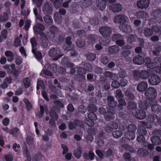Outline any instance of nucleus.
Returning a JSON list of instances; mask_svg holds the SVG:
<instances>
[{"label": "nucleus", "mask_w": 161, "mask_h": 161, "mask_svg": "<svg viewBox=\"0 0 161 161\" xmlns=\"http://www.w3.org/2000/svg\"><path fill=\"white\" fill-rule=\"evenodd\" d=\"M49 56L53 58L54 60H57L63 56L61 54L60 49L58 47L51 48L48 52Z\"/></svg>", "instance_id": "nucleus-1"}, {"label": "nucleus", "mask_w": 161, "mask_h": 161, "mask_svg": "<svg viewBox=\"0 0 161 161\" xmlns=\"http://www.w3.org/2000/svg\"><path fill=\"white\" fill-rule=\"evenodd\" d=\"M145 93L147 99L150 100L152 103L155 101L157 92L154 88L149 87L145 91Z\"/></svg>", "instance_id": "nucleus-2"}, {"label": "nucleus", "mask_w": 161, "mask_h": 161, "mask_svg": "<svg viewBox=\"0 0 161 161\" xmlns=\"http://www.w3.org/2000/svg\"><path fill=\"white\" fill-rule=\"evenodd\" d=\"M69 129L73 130L76 128L78 126L81 128H83L84 127L83 123L77 119H75L74 121H70L69 124Z\"/></svg>", "instance_id": "nucleus-3"}, {"label": "nucleus", "mask_w": 161, "mask_h": 161, "mask_svg": "<svg viewBox=\"0 0 161 161\" xmlns=\"http://www.w3.org/2000/svg\"><path fill=\"white\" fill-rule=\"evenodd\" d=\"M129 20L128 18L125 15L123 14H119L115 16L114 22L115 23L124 24Z\"/></svg>", "instance_id": "nucleus-4"}, {"label": "nucleus", "mask_w": 161, "mask_h": 161, "mask_svg": "<svg viewBox=\"0 0 161 161\" xmlns=\"http://www.w3.org/2000/svg\"><path fill=\"white\" fill-rule=\"evenodd\" d=\"M99 31L103 36H109L112 33V29L110 27L103 26L100 28Z\"/></svg>", "instance_id": "nucleus-5"}, {"label": "nucleus", "mask_w": 161, "mask_h": 161, "mask_svg": "<svg viewBox=\"0 0 161 161\" xmlns=\"http://www.w3.org/2000/svg\"><path fill=\"white\" fill-rule=\"evenodd\" d=\"M119 123V120L116 119L114 121L110 122L108 125L105 127V130L107 132H109L111 131L112 130L117 129L118 127Z\"/></svg>", "instance_id": "nucleus-6"}, {"label": "nucleus", "mask_w": 161, "mask_h": 161, "mask_svg": "<svg viewBox=\"0 0 161 161\" xmlns=\"http://www.w3.org/2000/svg\"><path fill=\"white\" fill-rule=\"evenodd\" d=\"M150 84L152 85H156L158 84L160 81V78L159 76L156 74L151 75L148 79Z\"/></svg>", "instance_id": "nucleus-7"}, {"label": "nucleus", "mask_w": 161, "mask_h": 161, "mask_svg": "<svg viewBox=\"0 0 161 161\" xmlns=\"http://www.w3.org/2000/svg\"><path fill=\"white\" fill-rule=\"evenodd\" d=\"M41 37V46L44 48L48 49L49 47V42L47 37L43 33H40Z\"/></svg>", "instance_id": "nucleus-8"}, {"label": "nucleus", "mask_w": 161, "mask_h": 161, "mask_svg": "<svg viewBox=\"0 0 161 161\" xmlns=\"http://www.w3.org/2000/svg\"><path fill=\"white\" fill-rule=\"evenodd\" d=\"M152 103L151 101L147 99L143 101H140L139 103V107L143 110H146L149 107L151 106Z\"/></svg>", "instance_id": "nucleus-9"}, {"label": "nucleus", "mask_w": 161, "mask_h": 161, "mask_svg": "<svg viewBox=\"0 0 161 161\" xmlns=\"http://www.w3.org/2000/svg\"><path fill=\"white\" fill-rule=\"evenodd\" d=\"M157 101H153L151 104V110L153 112L156 113L158 114H160L161 112V106L160 105L157 104Z\"/></svg>", "instance_id": "nucleus-10"}, {"label": "nucleus", "mask_w": 161, "mask_h": 161, "mask_svg": "<svg viewBox=\"0 0 161 161\" xmlns=\"http://www.w3.org/2000/svg\"><path fill=\"white\" fill-rule=\"evenodd\" d=\"M114 110L110 108L107 109V111L104 114V117L108 120H113L114 119Z\"/></svg>", "instance_id": "nucleus-11"}, {"label": "nucleus", "mask_w": 161, "mask_h": 161, "mask_svg": "<svg viewBox=\"0 0 161 161\" xmlns=\"http://www.w3.org/2000/svg\"><path fill=\"white\" fill-rule=\"evenodd\" d=\"M122 6L121 4L116 3L110 5L109 7V9L114 13H118L121 11Z\"/></svg>", "instance_id": "nucleus-12"}, {"label": "nucleus", "mask_w": 161, "mask_h": 161, "mask_svg": "<svg viewBox=\"0 0 161 161\" xmlns=\"http://www.w3.org/2000/svg\"><path fill=\"white\" fill-rule=\"evenodd\" d=\"M150 3L149 0H140L137 2V6L141 9L147 8Z\"/></svg>", "instance_id": "nucleus-13"}, {"label": "nucleus", "mask_w": 161, "mask_h": 161, "mask_svg": "<svg viewBox=\"0 0 161 161\" xmlns=\"http://www.w3.org/2000/svg\"><path fill=\"white\" fill-rule=\"evenodd\" d=\"M107 100L108 102V105L109 107L114 110L115 109V108L117 107V102L114 100V97L108 96L107 97Z\"/></svg>", "instance_id": "nucleus-14"}, {"label": "nucleus", "mask_w": 161, "mask_h": 161, "mask_svg": "<svg viewBox=\"0 0 161 161\" xmlns=\"http://www.w3.org/2000/svg\"><path fill=\"white\" fill-rule=\"evenodd\" d=\"M42 11L45 14H51L53 11L52 5L48 3L45 4L43 6Z\"/></svg>", "instance_id": "nucleus-15"}, {"label": "nucleus", "mask_w": 161, "mask_h": 161, "mask_svg": "<svg viewBox=\"0 0 161 161\" xmlns=\"http://www.w3.org/2000/svg\"><path fill=\"white\" fill-rule=\"evenodd\" d=\"M135 115L136 118L139 119H143L146 117V114L145 112L141 110H138L135 113Z\"/></svg>", "instance_id": "nucleus-16"}, {"label": "nucleus", "mask_w": 161, "mask_h": 161, "mask_svg": "<svg viewBox=\"0 0 161 161\" xmlns=\"http://www.w3.org/2000/svg\"><path fill=\"white\" fill-rule=\"evenodd\" d=\"M92 3V0H81L80 5L81 8H85L90 6Z\"/></svg>", "instance_id": "nucleus-17"}, {"label": "nucleus", "mask_w": 161, "mask_h": 161, "mask_svg": "<svg viewBox=\"0 0 161 161\" xmlns=\"http://www.w3.org/2000/svg\"><path fill=\"white\" fill-rule=\"evenodd\" d=\"M119 28L121 31L125 33H130L132 31L131 27L129 25L126 24L120 25L119 26Z\"/></svg>", "instance_id": "nucleus-18"}, {"label": "nucleus", "mask_w": 161, "mask_h": 161, "mask_svg": "<svg viewBox=\"0 0 161 161\" xmlns=\"http://www.w3.org/2000/svg\"><path fill=\"white\" fill-rule=\"evenodd\" d=\"M83 156L85 159L93 160L94 159L95 155L94 153L92 150H90L88 153H84Z\"/></svg>", "instance_id": "nucleus-19"}, {"label": "nucleus", "mask_w": 161, "mask_h": 161, "mask_svg": "<svg viewBox=\"0 0 161 161\" xmlns=\"http://www.w3.org/2000/svg\"><path fill=\"white\" fill-rule=\"evenodd\" d=\"M147 87L148 85L146 82H142L138 85L137 89L139 92H143L147 89Z\"/></svg>", "instance_id": "nucleus-20"}, {"label": "nucleus", "mask_w": 161, "mask_h": 161, "mask_svg": "<svg viewBox=\"0 0 161 161\" xmlns=\"http://www.w3.org/2000/svg\"><path fill=\"white\" fill-rule=\"evenodd\" d=\"M97 8L101 11L103 10L106 6L105 0H97L96 2Z\"/></svg>", "instance_id": "nucleus-21"}, {"label": "nucleus", "mask_w": 161, "mask_h": 161, "mask_svg": "<svg viewBox=\"0 0 161 161\" xmlns=\"http://www.w3.org/2000/svg\"><path fill=\"white\" fill-rule=\"evenodd\" d=\"M119 51V47L117 45L112 46L108 48V53L110 54L117 53Z\"/></svg>", "instance_id": "nucleus-22"}, {"label": "nucleus", "mask_w": 161, "mask_h": 161, "mask_svg": "<svg viewBox=\"0 0 161 161\" xmlns=\"http://www.w3.org/2000/svg\"><path fill=\"white\" fill-rule=\"evenodd\" d=\"M39 29L41 31H44L45 29L44 26L41 23H37L33 27L34 31L36 34L40 33L39 32L38 29Z\"/></svg>", "instance_id": "nucleus-23"}, {"label": "nucleus", "mask_w": 161, "mask_h": 161, "mask_svg": "<svg viewBox=\"0 0 161 161\" xmlns=\"http://www.w3.org/2000/svg\"><path fill=\"white\" fill-rule=\"evenodd\" d=\"M151 141L153 145H159L161 144V140L160 137L153 136L151 138Z\"/></svg>", "instance_id": "nucleus-24"}, {"label": "nucleus", "mask_w": 161, "mask_h": 161, "mask_svg": "<svg viewBox=\"0 0 161 161\" xmlns=\"http://www.w3.org/2000/svg\"><path fill=\"white\" fill-rule=\"evenodd\" d=\"M147 61L149 62L148 63H146L147 67L148 68L154 69L158 66V64L157 61H154V62H152V61Z\"/></svg>", "instance_id": "nucleus-25"}, {"label": "nucleus", "mask_w": 161, "mask_h": 161, "mask_svg": "<svg viewBox=\"0 0 161 161\" xmlns=\"http://www.w3.org/2000/svg\"><path fill=\"white\" fill-rule=\"evenodd\" d=\"M125 138L129 140H133L135 137V133L133 131H127V132L125 134Z\"/></svg>", "instance_id": "nucleus-26"}, {"label": "nucleus", "mask_w": 161, "mask_h": 161, "mask_svg": "<svg viewBox=\"0 0 161 161\" xmlns=\"http://www.w3.org/2000/svg\"><path fill=\"white\" fill-rule=\"evenodd\" d=\"M77 72L78 75H81L83 80L85 79V76L83 75L86 73V70L85 68L81 67H79L77 70Z\"/></svg>", "instance_id": "nucleus-27"}, {"label": "nucleus", "mask_w": 161, "mask_h": 161, "mask_svg": "<svg viewBox=\"0 0 161 161\" xmlns=\"http://www.w3.org/2000/svg\"><path fill=\"white\" fill-rule=\"evenodd\" d=\"M32 52L37 59L42 58V55L41 52L37 50V49H32Z\"/></svg>", "instance_id": "nucleus-28"}, {"label": "nucleus", "mask_w": 161, "mask_h": 161, "mask_svg": "<svg viewBox=\"0 0 161 161\" xmlns=\"http://www.w3.org/2000/svg\"><path fill=\"white\" fill-rule=\"evenodd\" d=\"M23 153L24 156L27 158V159L28 161H31V158L30 156V152L29 151L27 147L26 146L25 147H24Z\"/></svg>", "instance_id": "nucleus-29"}, {"label": "nucleus", "mask_w": 161, "mask_h": 161, "mask_svg": "<svg viewBox=\"0 0 161 161\" xmlns=\"http://www.w3.org/2000/svg\"><path fill=\"white\" fill-rule=\"evenodd\" d=\"M23 101L26 105V108L27 111H30L32 108V105L29 100L27 98H24Z\"/></svg>", "instance_id": "nucleus-30"}, {"label": "nucleus", "mask_w": 161, "mask_h": 161, "mask_svg": "<svg viewBox=\"0 0 161 161\" xmlns=\"http://www.w3.org/2000/svg\"><path fill=\"white\" fill-rule=\"evenodd\" d=\"M19 129L17 127H13L8 131V133L14 137H17L19 134Z\"/></svg>", "instance_id": "nucleus-31"}, {"label": "nucleus", "mask_w": 161, "mask_h": 161, "mask_svg": "<svg viewBox=\"0 0 161 161\" xmlns=\"http://www.w3.org/2000/svg\"><path fill=\"white\" fill-rule=\"evenodd\" d=\"M143 33L145 37H148L150 36L153 34V31L151 29L145 28L144 29Z\"/></svg>", "instance_id": "nucleus-32"}, {"label": "nucleus", "mask_w": 161, "mask_h": 161, "mask_svg": "<svg viewBox=\"0 0 161 161\" xmlns=\"http://www.w3.org/2000/svg\"><path fill=\"white\" fill-rule=\"evenodd\" d=\"M148 154L147 150L142 148L139 149L137 152V154L139 156L142 157L146 156Z\"/></svg>", "instance_id": "nucleus-33"}, {"label": "nucleus", "mask_w": 161, "mask_h": 161, "mask_svg": "<svg viewBox=\"0 0 161 161\" xmlns=\"http://www.w3.org/2000/svg\"><path fill=\"white\" fill-rule=\"evenodd\" d=\"M50 1L53 3L54 7L57 9L61 7L63 2V0H50Z\"/></svg>", "instance_id": "nucleus-34"}, {"label": "nucleus", "mask_w": 161, "mask_h": 161, "mask_svg": "<svg viewBox=\"0 0 161 161\" xmlns=\"http://www.w3.org/2000/svg\"><path fill=\"white\" fill-rule=\"evenodd\" d=\"M136 16L139 18H145L148 17V14L143 11H139L136 13Z\"/></svg>", "instance_id": "nucleus-35"}, {"label": "nucleus", "mask_w": 161, "mask_h": 161, "mask_svg": "<svg viewBox=\"0 0 161 161\" xmlns=\"http://www.w3.org/2000/svg\"><path fill=\"white\" fill-rule=\"evenodd\" d=\"M119 104H117L118 109L121 110L123 108V106L126 105V103L124 99L121 98L118 99Z\"/></svg>", "instance_id": "nucleus-36"}, {"label": "nucleus", "mask_w": 161, "mask_h": 161, "mask_svg": "<svg viewBox=\"0 0 161 161\" xmlns=\"http://www.w3.org/2000/svg\"><path fill=\"white\" fill-rule=\"evenodd\" d=\"M149 73L147 71L143 70L140 72V78L142 79H147L149 77Z\"/></svg>", "instance_id": "nucleus-37"}, {"label": "nucleus", "mask_w": 161, "mask_h": 161, "mask_svg": "<svg viewBox=\"0 0 161 161\" xmlns=\"http://www.w3.org/2000/svg\"><path fill=\"white\" fill-rule=\"evenodd\" d=\"M150 13L151 16L155 18H157L161 16V11L159 9H156L152 11Z\"/></svg>", "instance_id": "nucleus-38"}, {"label": "nucleus", "mask_w": 161, "mask_h": 161, "mask_svg": "<svg viewBox=\"0 0 161 161\" xmlns=\"http://www.w3.org/2000/svg\"><path fill=\"white\" fill-rule=\"evenodd\" d=\"M43 19L45 22L48 25H51L53 23L52 18L49 15H45L44 16Z\"/></svg>", "instance_id": "nucleus-39"}, {"label": "nucleus", "mask_w": 161, "mask_h": 161, "mask_svg": "<svg viewBox=\"0 0 161 161\" xmlns=\"http://www.w3.org/2000/svg\"><path fill=\"white\" fill-rule=\"evenodd\" d=\"M23 83L25 87L26 88H29L31 86V81L28 77H25L23 79Z\"/></svg>", "instance_id": "nucleus-40"}, {"label": "nucleus", "mask_w": 161, "mask_h": 161, "mask_svg": "<svg viewBox=\"0 0 161 161\" xmlns=\"http://www.w3.org/2000/svg\"><path fill=\"white\" fill-rule=\"evenodd\" d=\"M87 108L89 111H90L92 112H96L97 110V108L96 106L92 103L89 104L87 106Z\"/></svg>", "instance_id": "nucleus-41"}, {"label": "nucleus", "mask_w": 161, "mask_h": 161, "mask_svg": "<svg viewBox=\"0 0 161 161\" xmlns=\"http://www.w3.org/2000/svg\"><path fill=\"white\" fill-rule=\"evenodd\" d=\"M87 60H94L96 58V55L93 53H88L86 55Z\"/></svg>", "instance_id": "nucleus-42"}, {"label": "nucleus", "mask_w": 161, "mask_h": 161, "mask_svg": "<svg viewBox=\"0 0 161 161\" xmlns=\"http://www.w3.org/2000/svg\"><path fill=\"white\" fill-rule=\"evenodd\" d=\"M125 95L130 101L133 100L134 97V96L132 93L129 90H126L125 92Z\"/></svg>", "instance_id": "nucleus-43"}, {"label": "nucleus", "mask_w": 161, "mask_h": 161, "mask_svg": "<svg viewBox=\"0 0 161 161\" xmlns=\"http://www.w3.org/2000/svg\"><path fill=\"white\" fill-rule=\"evenodd\" d=\"M138 132L139 135L145 136L146 134L147 131L146 128L144 127L139 126L138 130Z\"/></svg>", "instance_id": "nucleus-44"}, {"label": "nucleus", "mask_w": 161, "mask_h": 161, "mask_svg": "<svg viewBox=\"0 0 161 161\" xmlns=\"http://www.w3.org/2000/svg\"><path fill=\"white\" fill-rule=\"evenodd\" d=\"M157 117L158 116L157 115L149 114L147 115V119L148 121L153 122L155 121V119H157Z\"/></svg>", "instance_id": "nucleus-45"}, {"label": "nucleus", "mask_w": 161, "mask_h": 161, "mask_svg": "<svg viewBox=\"0 0 161 161\" xmlns=\"http://www.w3.org/2000/svg\"><path fill=\"white\" fill-rule=\"evenodd\" d=\"M40 87L42 89H44L45 86L44 82L42 80H38L37 82L36 89L39 90Z\"/></svg>", "instance_id": "nucleus-46"}, {"label": "nucleus", "mask_w": 161, "mask_h": 161, "mask_svg": "<svg viewBox=\"0 0 161 161\" xmlns=\"http://www.w3.org/2000/svg\"><path fill=\"white\" fill-rule=\"evenodd\" d=\"M123 156L125 158L126 161H134V159L131 158L130 153L128 152L125 153Z\"/></svg>", "instance_id": "nucleus-47"}, {"label": "nucleus", "mask_w": 161, "mask_h": 161, "mask_svg": "<svg viewBox=\"0 0 161 161\" xmlns=\"http://www.w3.org/2000/svg\"><path fill=\"white\" fill-rule=\"evenodd\" d=\"M137 39V37L136 36H134L133 35H129L127 37V41L129 43H131L133 42H135Z\"/></svg>", "instance_id": "nucleus-48"}, {"label": "nucleus", "mask_w": 161, "mask_h": 161, "mask_svg": "<svg viewBox=\"0 0 161 161\" xmlns=\"http://www.w3.org/2000/svg\"><path fill=\"white\" fill-rule=\"evenodd\" d=\"M54 19L56 22L59 23L61 20L62 16L58 12H56L54 15Z\"/></svg>", "instance_id": "nucleus-49"}, {"label": "nucleus", "mask_w": 161, "mask_h": 161, "mask_svg": "<svg viewBox=\"0 0 161 161\" xmlns=\"http://www.w3.org/2000/svg\"><path fill=\"white\" fill-rule=\"evenodd\" d=\"M127 131H130L135 132L136 129V127L135 125L133 124H129L127 128Z\"/></svg>", "instance_id": "nucleus-50"}, {"label": "nucleus", "mask_w": 161, "mask_h": 161, "mask_svg": "<svg viewBox=\"0 0 161 161\" xmlns=\"http://www.w3.org/2000/svg\"><path fill=\"white\" fill-rule=\"evenodd\" d=\"M53 103L58 108H63L64 107L63 103L59 100H54L53 101Z\"/></svg>", "instance_id": "nucleus-51"}, {"label": "nucleus", "mask_w": 161, "mask_h": 161, "mask_svg": "<svg viewBox=\"0 0 161 161\" xmlns=\"http://www.w3.org/2000/svg\"><path fill=\"white\" fill-rule=\"evenodd\" d=\"M136 108V104L133 102H129L128 103L127 108L129 109H135Z\"/></svg>", "instance_id": "nucleus-52"}, {"label": "nucleus", "mask_w": 161, "mask_h": 161, "mask_svg": "<svg viewBox=\"0 0 161 161\" xmlns=\"http://www.w3.org/2000/svg\"><path fill=\"white\" fill-rule=\"evenodd\" d=\"M76 44L78 47H82L85 46V42L84 40L80 39L77 41Z\"/></svg>", "instance_id": "nucleus-53"}, {"label": "nucleus", "mask_w": 161, "mask_h": 161, "mask_svg": "<svg viewBox=\"0 0 161 161\" xmlns=\"http://www.w3.org/2000/svg\"><path fill=\"white\" fill-rule=\"evenodd\" d=\"M94 120H92L88 118L85 119V123L89 126H93L94 125Z\"/></svg>", "instance_id": "nucleus-54"}, {"label": "nucleus", "mask_w": 161, "mask_h": 161, "mask_svg": "<svg viewBox=\"0 0 161 161\" xmlns=\"http://www.w3.org/2000/svg\"><path fill=\"white\" fill-rule=\"evenodd\" d=\"M112 39L114 41H116L121 39H124V37L120 34H116L113 35Z\"/></svg>", "instance_id": "nucleus-55"}, {"label": "nucleus", "mask_w": 161, "mask_h": 161, "mask_svg": "<svg viewBox=\"0 0 161 161\" xmlns=\"http://www.w3.org/2000/svg\"><path fill=\"white\" fill-rule=\"evenodd\" d=\"M88 118L92 120H96L97 119V116L94 112H90L88 114Z\"/></svg>", "instance_id": "nucleus-56"}, {"label": "nucleus", "mask_w": 161, "mask_h": 161, "mask_svg": "<svg viewBox=\"0 0 161 161\" xmlns=\"http://www.w3.org/2000/svg\"><path fill=\"white\" fill-rule=\"evenodd\" d=\"M122 135V133L120 131L116 130L112 132V135L114 137L117 138L120 137Z\"/></svg>", "instance_id": "nucleus-57"}, {"label": "nucleus", "mask_w": 161, "mask_h": 161, "mask_svg": "<svg viewBox=\"0 0 161 161\" xmlns=\"http://www.w3.org/2000/svg\"><path fill=\"white\" fill-rule=\"evenodd\" d=\"M137 140L139 142L143 143V144H144L145 142H146L145 141V138L144 136L142 135H139L137 136Z\"/></svg>", "instance_id": "nucleus-58"}, {"label": "nucleus", "mask_w": 161, "mask_h": 161, "mask_svg": "<svg viewBox=\"0 0 161 161\" xmlns=\"http://www.w3.org/2000/svg\"><path fill=\"white\" fill-rule=\"evenodd\" d=\"M8 19V14L6 13H4L3 15H0V21H5Z\"/></svg>", "instance_id": "nucleus-59"}, {"label": "nucleus", "mask_w": 161, "mask_h": 161, "mask_svg": "<svg viewBox=\"0 0 161 161\" xmlns=\"http://www.w3.org/2000/svg\"><path fill=\"white\" fill-rule=\"evenodd\" d=\"M81 152L80 149H78L74 151V155L77 158H79L81 157Z\"/></svg>", "instance_id": "nucleus-60"}, {"label": "nucleus", "mask_w": 161, "mask_h": 161, "mask_svg": "<svg viewBox=\"0 0 161 161\" xmlns=\"http://www.w3.org/2000/svg\"><path fill=\"white\" fill-rule=\"evenodd\" d=\"M57 66L55 64H52L50 65L49 66V69L50 70L53 72L55 73L57 71Z\"/></svg>", "instance_id": "nucleus-61"}, {"label": "nucleus", "mask_w": 161, "mask_h": 161, "mask_svg": "<svg viewBox=\"0 0 161 161\" xmlns=\"http://www.w3.org/2000/svg\"><path fill=\"white\" fill-rule=\"evenodd\" d=\"M30 42L32 46V49L36 48V42L35 38H32L30 39Z\"/></svg>", "instance_id": "nucleus-62"}, {"label": "nucleus", "mask_w": 161, "mask_h": 161, "mask_svg": "<svg viewBox=\"0 0 161 161\" xmlns=\"http://www.w3.org/2000/svg\"><path fill=\"white\" fill-rule=\"evenodd\" d=\"M99 43L102 45L105 46L108 44L110 42L108 38H103V39L99 40Z\"/></svg>", "instance_id": "nucleus-63"}, {"label": "nucleus", "mask_w": 161, "mask_h": 161, "mask_svg": "<svg viewBox=\"0 0 161 161\" xmlns=\"http://www.w3.org/2000/svg\"><path fill=\"white\" fill-rule=\"evenodd\" d=\"M116 94L115 97L119 99L123 98L124 97V94L122 93V92L121 90H118L116 91Z\"/></svg>", "instance_id": "nucleus-64"}]
</instances>
